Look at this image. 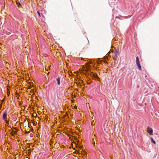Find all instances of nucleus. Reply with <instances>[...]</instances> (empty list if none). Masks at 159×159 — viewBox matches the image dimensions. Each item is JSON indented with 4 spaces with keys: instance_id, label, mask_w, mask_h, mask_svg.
Here are the masks:
<instances>
[{
    "instance_id": "f257e3e1",
    "label": "nucleus",
    "mask_w": 159,
    "mask_h": 159,
    "mask_svg": "<svg viewBox=\"0 0 159 159\" xmlns=\"http://www.w3.org/2000/svg\"><path fill=\"white\" fill-rule=\"evenodd\" d=\"M90 69V66L88 64H87L85 66L82 67V69L80 70V72L81 73H83L85 75H87V73Z\"/></svg>"
},
{
    "instance_id": "f03ea898",
    "label": "nucleus",
    "mask_w": 159,
    "mask_h": 159,
    "mask_svg": "<svg viewBox=\"0 0 159 159\" xmlns=\"http://www.w3.org/2000/svg\"><path fill=\"white\" fill-rule=\"evenodd\" d=\"M74 73L75 74V75H74L73 74L71 73V75H70V76H72L74 77L76 80H78V81H79V83L81 84L83 83V80H80V76H79L78 75V71L74 72ZM78 83V82L77 81L76 83L77 84Z\"/></svg>"
},
{
    "instance_id": "7ed1b4c3",
    "label": "nucleus",
    "mask_w": 159,
    "mask_h": 159,
    "mask_svg": "<svg viewBox=\"0 0 159 159\" xmlns=\"http://www.w3.org/2000/svg\"><path fill=\"white\" fill-rule=\"evenodd\" d=\"M11 129L12 131L11 132V134L12 136H14L16 134L18 130L16 128H12Z\"/></svg>"
},
{
    "instance_id": "20e7f679",
    "label": "nucleus",
    "mask_w": 159,
    "mask_h": 159,
    "mask_svg": "<svg viewBox=\"0 0 159 159\" xmlns=\"http://www.w3.org/2000/svg\"><path fill=\"white\" fill-rule=\"evenodd\" d=\"M108 56H105L104 58L102 59L101 61H98V64H101V61H103L104 63H107V60L108 59Z\"/></svg>"
},
{
    "instance_id": "39448f33",
    "label": "nucleus",
    "mask_w": 159,
    "mask_h": 159,
    "mask_svg": "<svg viewBox=\"0 0 159 159\" xmlns=\"http://www.w3.org/2000/svg\"><path fill=\"white\" fill-rule=\"evenodd\" d=\"M147 133L150 135H152L153 134V130L152 128L148 126L147 128Z\"/></svg>"
},
{
    "instance_id": "423d86ee",
    "label": "nucleus",
    "mask_w": 159,
    "mask_h": 159,
    "mask_svg": "<svg viewBox=\"0 0 159 159\" xmlns=\"http://www.w3.org/2000/svg\"><path fill=\"white\" fill-rule=\"evenodd\" d=\"M7 114L6 112L4 113L3 114L2 118L5 121H6V123H7Z\"/></svg>"
},
{
    "instance_id": "0eeeda50",
    "label": "nucleus",
    "mask_w": 159,
    "mask_h": 159,
    "mask_svg": "<svg viewBox=\"0 0 159 159\" xmlns=\"http://www.w3.org/2000/svg\"><path fill=\"white\" fill-rule=\"evenodd\" d=\"M113 54L112 56L113 59L114 60H115L117 56V52H113Z\"/></svg>"
},
{
    "instance_id": "6e6552de",
    "label": "nucleus",
    "mask_w": 159,
    "mask_h": 159,
    "mask_svg": "<svg viewBox=\"0 0 159 159\" xmlns=\"http://www.w3.org/2000/svg\"><path fill=\"white\" fill-rule=\"evenodd\" d=\"M79 153H81L82 155H84H84L87 156V153L86 152V151H85L84 150L80 151L79 152Z\"/></svg>"
},
{
    "instance_id": "1a4fd4ad",
    "label": "nucleus",
    "mask_w": 159,
    "mask_h": 159,
    "mask_svg": "<svg viewBox=\"0 0 159 159\" xmlns=\"http://www.w3.org/2000/svg\"><path fill=\"white\" fill-rule=\"evenodd\" d=\"M29 85H30V86L29 87V89H31V86H33V83L32 82H30L29 83Z\"/></svg>"
},
{
    "instance_id": "9d476101",
    "label": "nucleus",
    "mask_w": 159,
    "mask_h": 159,
    "mask_svg": "<svg viewBox=\"0 0 159 159\" xmlns=\"http://www.w3.org/2000/svg\"><path fill=\"white\" fill-rule=\"evenodd\" d=\"M94 73L93 72H91L90 73H88L87 75H90L91 76L93 77Z\"/></svg>"
},
{
    "instance_id": "9b49d317",
    "label": "nucleus",
    "mask_w": 159,
    "mask_h": 159,
    "mask_svg": "<svg viewBox=\"0 0 159 159\" xmlns=\"http://www.w3.org/2000/svg\"><path fill=\"white\" fill-rule=\"evenodd\" d=\"M136 65H137V66L138 67L139 69V70H141V66L140 65V63L137 64H136Z\"/></svg>"
},
{
    "instance_id": "f8f14e48",
    "label": "nucleus",
    "mask_w": 159,
    "mask_h": 159,
    "mask_svg": "<svg viewBox=\"0 0 159 159\" xmlns=\"http://www.w3.org/2000/svg\"><path fill=\"white\" fill-rule=\"evenodd\" d=\"M136 64H138L139 63V59L138 57H136Z\"/></svg>"
},
{
    "instance_id": "ddd939ff",
    "label": "nucleus",
    "mask_w": 159,
    "mask_h": 159,
    "mask_svg": "<svg viewBox=\"0 0 159 159\" xmlns=\"http://www.w3.org/2000/svg\"><path fill=\"white\" fill-rule=\"evenodd\" d=\"M150 139L152 142L153 143L155 144H156V142L153 140V138L152 137Z\"/></svg>"
},
{
    "instance_id": "4468645a",
    "label": "nucleus",
    "mask_w": 159,
    "mask_h": 159,
    "mask_svg": "<svg viewBox=\"0 0 159 159\" xmlns=\"http://www.w3.org/2000/svg\"><path fill=\"white\" fill-rule=\"evenodd\" d=\"M57 84L58 85H59L60 84V79L59 77L57 78Z\"/></svg>"
},
{
    "instance_id": "2eb2a0df",
    "label": "nucleus",
    "mask_w": 159,
    "mask_h": 159,
    "mask_svg": "<svg viewBox=\"0 0 159 159\" xmlns=\"http://www.w3.org/2000/svg\"><path fill=\"white\" fill-rule=\"evenodd\" d=\"M32 116L33 117H36L37 116V114L35 112H34L33 113Z\"/></svg>"
},
{
    "instance_id": "dca6fc26",
    "label": "nucleus",
    "mask_w": 159,
    "mask_h": 159,
    "mask_svg": "<svg viewBox=\"0 0 159 159\" xmlns=\"http://www.w3.org/2000/svg\"><path fill=\"white\" fill-rule=\"evenodd\" d=\"M98 76L97 74L96 73H94L93 77L94 78H96Z\"/></svg>"
},
{
    "instance_id": "f3484780",
    "label": "nucleus",
    "mask_w": 159,
    "mask_h": 159,
    "mask_svg": "<svg viewBox=\"0 0 159 159\" xmlns=\"http://www.w3.org/2000/svg\"><path fill=\"white\" fill-rule=\"evenodd\" d=\"M16 4H17V5L18 7H19L20 6H21L19 2H16Z\"/></svg>"
},
{
    "instance_id": "a211bd4d",
    "label": "nucleus",
    "mask_w": 159,
    "mask_h": 159,
    "mask_svg": "<svg viewBox=\"0 0 159 159\" xmlns=\"http://www.w3.org/2000/svg\"><path fill=\"white\" fill-rule=\"evenodd\" d=\"M96 79H97V80L98 81H100V78L99 77H98V76L96 78Z\"/></svg>"
},
{
    "instance_id": "6ab92c4d",
    "label": "nucleus",
    "mask_w": 159,
    "mask_h": 159,
    "mask_svg": "<svg viewBox=\"0 0 159 159\" xmlns=\"http://www.w3.org/2000/svg\"><path fill=\"white\" fill-rule=\"evenodd\" d=\"M37 13L38 14L39 16V17H40L41 16H40V13H39V11H37Z\"/></svg>"
},
{
    "instance_id": "aec40b11",
    "label": "nucleus",
    "mask_w": 159,
    "mask_h": 159,
    "mask_svg": "<svg viewBox=\"0 0 159 159\" xmlns=\"http://www.w3.org/2000/svg\"><path fill=\"white\" fill-rule=\"evenodd\" d=\"M34 92V89H33L31 90L30 91V92L31 93H32V92L33 93V92Z\"/></svg>"
},
{
    "instance_id": "412c9836",
    "label": "nucleus",
    "mask_w": 159,
    "mask_h": 159,
    "mask_svg": "<svg viewBox=\"0 0 159 159\" xmlns=\"http://www.w3.org/2000/svg\"><path fill=\"white\" fill-rule=\"evenodd\" d=\"M2 104H1L0 105V110L2 107Z\"/></svg>"
},
{
    "instance_id": "4be33fe9",
    "label": "nucleus",
    "mask_w": 159,
    "mask_h": 159,
    "mask_svg": "<svg viewBox=\"0 0 159 159\" xmlns=\"http://www.w3.org/2000/svg\"><path fill=\"white\" fill-rule=\"evenodd\" d=\"M76 107L77 108V107H75V108H76Z\"/></svg>"
},
{
    "instance_id": "5701e85b",
    "label": "nucleus",
    "mask_w": 159,
    "mask_h": 159,
    "mask_svg": "<svg viewBox=\"0 0 159 159\" xmlns=\"http://www.w3.org/2000/svg\"><path fill=\"white\" fill-rule=\"evenodd\" d=\"M3 101H4V100H3L2 101V102H3Z\"/></svg>"
},
{
    "instance_id": "b1692460",
    "label": "nucleus",
    "mask_w": 159,
    "mask_h": 159,
    "mask_svg": "<svg viewBox=\"0 0 159 159\" xmlns=\"http://www.w3.org/2000/svg\"><path fill=\"white\" fill-rule=\"evenodd\" d=\"M158 88L159 89V86L158 87Z\"/></svg>"
}]
</instances>
